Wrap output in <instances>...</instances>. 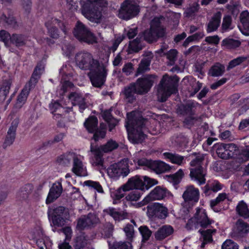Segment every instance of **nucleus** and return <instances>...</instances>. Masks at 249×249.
Returning a JSON list of instances; mask_svg holds the SVG:
<instances>
[{
  "label": "nucleus",
  "instance_id": "f257e3e1",
  "mask_svg": "<svg viewBox=\"0 0 249 249\" xmlns=\"http://www.w3.org/2000/svg\"><path fill=\"white\" fill-rule=\"evenodd\" d=\"M146 123L147 121L142 118L139 111H133L127 114L125 126L130 142L138 143L145 139L144 126Z\"/></svg>",
  "mask_w": 249,
  "mask_h": 249
},
{
  "label": "nucleus",
  "instance_id": "f03ea898",
  "mask_svg": "<svg viewBox=\"0 0 249 249\" xmlns=\"http://www.w3.org/2000/svg\"><path fill=\"white\" fill-rule=\"evenodd\" d=\"M76 65L79 68L88 70L89 78H105L107 75V70L99 61L94 59L92 55L88 52H81L75 56Z\"/></svg>",
  "mask_w": 249,
  "mask_h": 249
},
{
  "label": "nucleus",
  "instance_id": "7ed1b4c3",
  "mask_svg": "<svg viewBox=\"0 0 249 249\" xmlns=\"http://www.w3.org/2000/svg\"><path fill=\"white\" fill-rule=\"evenodd\" d=\"M96 1L97 0H80V2L82 15L89 21L98 23L102 21L104 17Z\"/></svg>",
  "mask_w": 249,
  "mask_h": 249
},
{
  "label": "nucleus",
  "instance_id": "20e7f679",
  "mask_svg": "<svg viewBox=\"0 0 249 249\" xmlns=\"http://www.w3.org/2000/svg\"><path fill=\"white\" fill-rule=\"evenodd\" d=\"M178 79H162L157 89L158 100L164 102L172 94L178 91Z\"/></svg>",
  "mask_w": 249,
  "mask_h": 249
},
{
  "label": "nucleus",
  "instance_id": "39448f33",
  "mask_svg": "<svg viewBox=\"0 0 249 249\" xmlns=\"http://www.w3.org/2000/svg\"><path fill=\"white\" fill-rule=\"evenodd\" d=\"M152 85L150 79H138L136 83L124 90V94L128 102H131L135 93L143 94L148 92Z\"/></svg>",
  "mask_w": 249,
  "mask_h": 249
},
{
  "label": "nucleus",
  "instance_id": "423d86ee",
  "mask_svg": "<svg viewBox=\"0 0 249 249\" xmlns=\"http://www.w3.org/2000/svg\"><path fill=\"white\" fill-rule=\"evenodd\" d=\"M48 216L51 220L53 230L56 227L63 226L69 220V213L68 209L62 206L56 207L53 210L49 209Z\"/></svg>",
  "mask_w": 249,
  "mask_h": 249
},
{
  "label": "nucleus",
  "instance_id": "0eeeda50",
  "mask_svg": "<svg viewBox=\"0 0 249 249\" xmlns=\"http://www.w3.org/2000/svg\"><path fill=\"white\" fill-rule=\"evenodd\" d=\"M129 191L134 189L145 191L158 183L157 180L147 176H135L126 182Z\"/></svg>",
  "mask_w": 249,
  "mask_h": 249
},
{
  "label": "nucleus",
  "instance_id": "6e6552de",
  "mask_svg": "<svg viewBox=\"0 0 249 249\" xmlns=\"http://www.w3.org/2000/svg\"><path fill=\"white\" fill-rule=\"evenodd\" d=\"M203 156L199 154L195 160L190 162L191 167L190 169V176L191 179L196 181L199 185L205 183L206 173L205 170L202 167L201 163Z\"/></svg>",
  "mask_w": 249,
  "mask_h": 249
},
{
  "label": "nucleus",
  "instance_id": "1a4fd4ad",
  "mask_svg": "<svg viewBox=\"0 0 249 249\" xmlns=\"http://www.w3.org/2000/svg\"><path fill=\"white\" fill-rule=\"evenodd\" d=\"M129 172L127 159H124L120 162L111 165L107 169V175L114 180H117L121 176L126 177Z\"/></svg>",
  "mask_w": 249,
  "mask_h": 249
},
{
  "label": "nucleus",
  "instance_id": "9d476101",
  "mask_svg": "<svg viewBox=\"0 0 249 249\" xmlns=\"http://www.w3.org/2000/svg\"><path fill=\"white\" fill-rule=\"evenodd\" d=\"M164 34V29L160 26V19L154 18L151 23L150 28L142 33V36L146 42L151 43L156 42L158 38Z\"/></svg>",
  "mask_w": 249,
  "mask_h": 249
},
{
  "label": "nucleus",
  "instance_id": "9b49d317",
  "mask_svg": "<svg viewBox=\"0 0 249 249\" xmlns=\"http://www.w3.org/2000/svg\"><path fill=\"white\" fill-rule=\"evenodd\" d=\"M140 11L139 6L133 0H125L118 11V16L122 19L129 20L136 16Z\"/></svg>",
  "mask_w": 249,
  "mask_h": 249
},
{
  "label": "nucleus",
  "instance_id": "f8f14e48",
  "mask_svg": "<svg viewBox=\"0 0 249 249\" xmlns=\"http://www.w3.org/2000/svg\"><path fill=\"white\" fill-rule=\"evenodd\" d=\"M74 36L79 41L89 44L96 43V38L81 21H78L73 30Z\"/></svg>",
  "mask_w": 249,
  "mask_h": 249
},
{
  "label": "nucleus",
  "instance_id": "ddd939ff",
  "mask_svg": "<svg viewBox=\"0 0 249 249\" xmlns=\"http://www.w3.org/2000/svg\"><path fill=\"white\" fill-rule=\"evenodd\" d=\"M172 195L164 187L157 186L141 201L136 204L137 207H142L155 200H161L165 198H170Z\"/></svg>",
  "mask_w": 249,
  "mask_h": 249
},
{
  "label": "nucleus",
  "instance_id": "4468645a",
  "mask_svg": "<svg viewBox=\"0 0 249 249\" xmlns=\"http://www.w3.org/2000/svg\"><path fill=\"white\" fill-rule=\"evenodd\" d=\"M98 120L94 116L89 117L85 121L84 126L87 130L90 133H94L93 139L96 141L105 137L106 135V125L100 124L99 129L97 128Z\"/></svg>",
  "mask_w": 249,
  "mask_h": 249
},
{
  "label": "nucleus",
  "instance_id": "2eb2a0df",
  "mask_svg": "<svg viewBox=\"0 0 249 249\" xmlns=\"http://www.w3.org/2000/svg\"><path fill=\"white\" fill-rule=\"evenodd\" d=\"M211 222L209 219L205 209L197 208L195 216L190 219L187 224V228L193 229L197 228L198 226L206 227L211 224Z\"/></svg>",
  "mask_w": 249,
  "mask_h": 249
},
{
  "label": "nucleus",
  "instance_id": "dca6fc26",
  "mask_svg": "<svg viewBox=\"0 0 249 249\" xmlns=\"http://www.w3.org/2000/svg\"><path fill=\"white\" fill-rule=\"evenodd\" d=\"M29 238L36 242L40 249H50L52 247V241L45 235L40 227L34 229L30 233Z\"/></svg>",
  "mask_w": 249,
  "mask_h": 249
},
{
  "label": "nucleus",
  "instance_id": "f3484780",
  "mask_svg": "<svg viewBox=\"0 0 249 249\" xmlns=\"http://www.w3.org/2000/svg\"><path fill=\"white\" fill-rule=\"evenodd\" d=\"M146 213L150 218L165 219L168 215V209L163 204L156 202L147 206Z\"/></svg>",
  "mask_w": 249,
  "mask_h": 249
},
{
  "label": "nucleus",
  "instance_id": "a211bd4d",
  "mask_svg": "<svg viewBox=\"0 0 249 249\" xmlns=\"http://www.w3.org/2000/svg\"><path fill=\"white\" fill-rule=\"evenodd\" d=\"M183 198L186 205L192 206L197 203L199 198V191L193 185H189L186 188L182 195Z\"/></svg>",
  "mask_w": 249,
  "mask_h": 249
},
{
  "label": "nucleus",
  "instance_id": "6ab92c4d",
  "mask_svg": "<svg viewBox=\"0 0 249 249\" xmlns=\"http://www.w3.org/2000/svg\"><path fill=\"white\" fill-rule=\"evenodd\" d=\"M56 24L61 28L65 34H67L68 30V28L64 23L59 21L56 18H52L51 20H48L45 23L46 26L48 30L50 36L54 39L58 38L59 36L57 29L54 27V25Z\"/></svg>",
  "mask_w": 249,
  "mask_h": 249
},
{
  "label": "nucleus",
  "instance_id": "aec40b11",
  "mask_svg": "<svg viewBox=\"0 0 249 249\" xmlns=\"http://www.w3.org/2000/svg\"><path fill=\"white\" fill-rule=\"evenodd\" d=\"M227 151L231 154L230 157L236 156L239 162H243L249 160V146L246 147L245 150L238 154V149L236 145L233 143L225 144Z\"/></svg>",
  "mask_w": 249,
  "mask_h": 249
},
{
  "label": "nucleus",
  "instance_id": "412c9836",
  "mask_svg": "<svg viewBox=\"0 0 249 249\" xmlns=\"http://www.w3.org/2000/svg\"><path fill=\"white\" fill-rule=\"evenodd\" d=\"M84 160V157L78 154L73 162L71 171L78 176L86 177L88 175L86 163Z\"/></svg>",
  "mask_w": 249,
  "mask_h": 249
},
{
  "label": "nucleus",
  "instance_id": "4be33fe9",
  "mask_svg": "<svg viewBox=\"0 0 249 249\" xmlns=\"http://www.w3.org/2000/svg\"><path fill=\"white\" fill-rule=\"evenodd\" d=\"M98 221V218L94 214H89L87 216H83L78 219L76 229L81 231L93 225Z\"/></svg>",
  "mask_w": 249,
  "mask_h": 249
},
{
  "label": "nucleus",
  "instance_id": "5701e85b",
  "mask_svg": "<svg viewBox=\"0 0 249 249\" xmlns=\"http://www.w3.org/2000/svg\"><path fill=\"white\" fill-rule=\"evenodd\" d=\"M62 186L60 181L54 182L51 187L47 198L46 203L49 204L58 198L62 192Z\"/></svg>",
  "mask_w": 249,
  "mask_h": 249
},
{
  "label": "nucleus",
  "instance_id": "b1692460",
  "mask_svg": "<svg viewBox=\"0 0 249 249\" xmlns=\"http://www.w3.org/2000/svg\"><path fill=\"white\" fill-rule=\"evenodd\" d=\"M128 191H129V190L126 183L117 189H110V196L113 199V203H118L120 200L124 196L125 193Z\"/></svg>",
  "mask_w": 249,
  "mask_h": 249
},
{
  "label": "nucleus",
  "instance_id": "393cba45",
  "mask_svg": "<svg viewBox=\"0 0 249 249\" xmlns=\"http://www.w3.org/2000/svg\"><path fill=\"white\" fill-rule=\"evenodd\" d=\"M221 16L220 12H217L214 14L207 25V33H210L217 30L220 25Z\"/></svg>",
  "mask_w": 249,
  "mask_h": 249
},
{
  "label": "nucleus",
  "instance_id": "a878e982",
  "mask_svg": "<svg viewBox=\"0 0 249 249\" xmlns=\"http://www.w3.org/2000/svg\"><path fill=\"white\" fill-rule=\"evenodd\" d=\"M163 158L172 163L182 165L186 163L185 157L178 154L165 152L163 153Z\"/></svg>",
  "mask_w": 249,
  "mask_h": 249
},
{
  "label": "nucleus",
  "instance_id": "bb28decb",
  "mask_svg": "<svg viewBox=\"0 0 249 249\" xmlns=\"http://www.w3.org/2000/svg\"><path fill=\"white\" fill-rule=\"evenodd\" d=\"M90 150L92 153L94 157L91 160V162L92 165L95 166L101 165L103 164L102 155L103 152L100 149L93 144H91Z\"/></svg>",
  "mask_w": 249,
  "mask_h": 249
},
{
  "label": "nucleus",
  "instance_id": "cd10ccee",
  "mask_svg": "<svg viewBox=\"0 0 249 249\" xmlns=\"http://www.w3.org/2000/svg\"><path fill=\"white\" fill-rule=\"evenodd\" d=\"M105 214L110 215L115 221H121L125 219L127 216V213L125 212H119L114 208H108L104 210Z\"/></svg>",
  "mask_w": 249,
  "mask_h": 249
},
{
  "label": "nucleus",
  "instance_id": "c85d7f7f",
  "mask_svg": "<svg viewBox=\"0 0 249 249\" xmlns=\"http://www.w3.org/2000/svg\"><path fill=\"white\" fill-rule=\"evenodd\" d=\"M69 100L74 106L78 105L79 110L82 112L86 108L85 101L82 96L77 93H71L69 97Z\"/></svg>",
  "mask_w": 249,
  "mask_h": 249
},
{
  "label": "nucleus",
  "instance_id": "c756f323",
  "mask_svg": "<svg viewBox=\"0 0 249 249\" xmlns=\"http://www.w3.org/2000/svg\"><path fill=\"white\" fill-rule=\"evenodd\" d=\"M78 155L74 152H69L59 156L57 159V162L59 164L63 166H69L72 160L74 161L75 158Z\"/></svg>",
  "mask_w": 249,
  "mask_h": 249
},
{
  "label": "nucleus",
  "instance_id": "7c9ffc66",
  "mask_svg": "<svg viewBox=\"0 0 249 249\" xmlns=\"http://www.w3.org/2000/svg\"><path fill=\"white\" fill-rule=\"evenodd\" d=\"M142 195V193L138 191H133L128 194L125 197L126 201L130 202V205L136 208H139L141 207L136 206V204L139 203L137 202L139 200Z\"/></svg>",
  "mask_w": 249,
  "mask_h": 249
},
{
  "label": "nucleus",
  "instance_id": "2f4dec72",
  "mask_svg": "<svg viewBox=\"0 0 249 249\" xmlns=\"http://www.w3.org/2000/svg\"><path fill=\"white\" fill-rule=\"evenodd\" d=\"M173 228L169 225H165L160 228L155 233L157 240H162L173 232Z\"/></svg>",
  "mask_w": 249,
  "mask_h": 249
},
{
  "label": "nucleus",
  "instance_id": "473e14b6",
  "mask_svg": "<svg viewBox=\"0 0 249 249\" xmlns=\"http://www.w3.org/2000/svg\"><path fill=\"white\" fill-rule=\"evenodd\" d=\"M224 71L225 66L219 63H216L210 69L208 74L211 76L219 77L222 76Z\"/></svg>",
  "mask_w": 249,
  "mask_h": 249
},
{
  "label": "nucleus",
  "instance_id": "72a5a7b5",
  "mask_svg": "<svg viewBox=\"0 0 249 249\" xmlns=\"http://www.w3.org/2000/svg\"><path fill=\"white\" fill-rule=\"evenodd\" d=\"M27 37L21 34H13L11 41L16 47H20L25 46L27 42Z\"/></svg>",
  "mask_w": 249,
  "mask_h": 249
},
{
  "label": "nucleus",
  "instance_id": "f704fd0d",
  "mask_svg": "<svg viewBox=\"0 0 249 249\" xmlns=\"http://www.w3.org/2000/svg\"><path fill=\"white\" fill-rule=\"evenodd\" d=\"M150 64V60L149 59H142L139 65L137 71L135 74V76L137 77L142 75L145 72L150 70L149 66Z\"/></svg>",
  "mask_w": 249,
  "mask_h": 249
},
{
  "label": "nucleus",
  "instance_id": "c9c22d12",
  "mask_svg": "<svg viewBox=\"0 0 249 249\" xmlns=\"http://www.w3.org/2000/svg\"><path fill=\"white\" fill-rule=\"evenodd\" d=\"M141 38L137 37L136 39L129 42L127 49L128 53H137L142 49Z\"/></svg>",
  "mask_w": 249,
  "mask_h": 249
},
{
  "label": "nucleus",
  "instance_id": "e433bc0d",
  "mask_svg": "<svg viewBox=\"0 0 249 249\" xmlns=\"http://www.w3.org/2000/svg\"><path fill=\"white\" fill-rule=\"evenodd\" d=\"M30 91V87L29 85H26L22 90L21 93L18 95L16 103V106L18 107H21L25 103Z\"/></svg>",
  "mask_w": 249,
  "mask_h": 249
},
{
  "label": "nucleus",
  "instance_id": "4c0bfd02",
  "mask_svg": "<svg viewBox=\"0 0 249 249\" xmlns=\"http://www.w3.org/2000/svg\"><path fill=\"white\" fill-rule=\"evenodd\" d=\"M214 148L216 150L218 156L222 159H228L232 156L231 154L227 151L225 144L216 143L214 145Z\"/></svg>",
  "mask_w": 249,
  "mask_h": 249
},
{
  "label": "nucleus",
  "instance_id": "58836bf2",
  "mask_svg": "<svg viewBox=\"0 0 249 249\" xmlns=\"http://www.w3.org/2000/svg\"><path fill=\"white\" fill-rule=\"evenodd\" d=\"M169 169V165L160 160L153 161L151 169L158 173L164 172Z\"/></svg>",
  "mask_w": 249,
  "mask_h": 249
},
{
  "label": "nucleus",
  "instance_id": "ea45409f",
  "mask_svg": "<svg viewBox=\"0 0 249 249\" xmlns=\"http://www.w3.org/2000/svg\"><path fill=\"white\" fill-rule=\"evenodd\" d=\"M222 46L227 49H233L239 47L241 42L238 40L231 38H226L222 41Z\"/></svg>",
  "mask_w": 249,
  "mask_h": 249
},
{
  "label": "nucleus",
  "instance_id": "a19ab883",
  "mask_svg": "<svg viewBox=\"0 0 249 249\" xmlns=\"http://www.w3.org/2000/svg\"><path fill=\"white\" fill-rule=\"evenodd\" d=\"M89 243V240L86 238L84 234H82L75 238L73 246L75 249H82Z\"/></svg>",
  "mask_w": 249,
  "mask_h": 249
},
{
  "label": "nucleus",
  "instance_id": "79ce46f5",
  "mask_svg": "<svg viewBox=\"0 0 249 249\" xmlns=\"http://www.w3.org/2000/svg\"><path fill=\"white\" fill-rule=\"evenodd\" d=\"M178 52L176 49H171L166 53H164L168 59L167 61V65L173 66L175 64L178 57Z\"/></svg>",
  "mask_w": 249,
  "mask_h": 249
},
{
  "label": "nucleus",
  "instance_id": "37998d69",
  "mask_svg": "<svg viewBox=\"0 0 249 249\" xmlns=\"http://www.w3.org/2000/svg\"><path fill=\"white\" fill-rule=\"evenodd\" d=\"M240 21L243 25L244 29L246 31L244 34L249 35V13L245 11L242 12L240 16Z\"/></svg>",
  "mask_w": 249,
  "mask_h": 249
},
{
  "label": "nucleus",
  "instance_id": "c03bdc74",
  "mask_svg": "<svg viewBox=\"0 0 249 249\" xmlns=\"http://www.w3.org/2000/svg\"><path fill=\"white\" fill-rule=\"evenodd\" d=\"M102 117L103 119L108 124L109 126V130L111 131L118 123V121L112 118L109 110H105L102 112Z\"/></svg>",
  "mask_w": 249,
  "mask_h": 249
},
{
  "label": "nucleus",
  "instance_id": "a18cd8bd",
  "mask_svg": "<svg viewBox=\"0 0 249 249\" xmlns=\"http://www.w3.org/2000/svg\"><path fill=\"white\" fill-rule=\"evenodd\" d=\"M118 147V144L112 140L108 141L105 144L98 147L103 153L110 152Z\"/></svg>",
  "mask_w": 249,
  "mask_h": 249
},
{
  "label": "nucleus",
  "instance_id": "49530a36",
  "mask_svg": "<svg viewBox=\"0 0 249 249\" xmlns=\"http://www.w3.org/2000/svg\"><path fill=\"white\" fill-rule=\"evenodd\" d=\"M238 213L245 218H249V210L246 203L240 201L236 207Z\"/></svg>",
  "mask_w": 249,
  "mask_h": 249
},
{
  "label": "nucleus",
  "instance_id": "de8ad7c7",
  "mask_svg": "<svg viewBox=\"0 0 249 249\" xmlns=\"http://www.w3.org/2000/svg\"><path fill=\"white\" fill-rule=\"evenodd\" d=\"M226 199H228V195L225 193H222L219 194L216 198L212 200L211 201L210 205L213 210L216 212H218V209H216L215 208V206L218 203H220L222 201L226 200Z\"/></svg>",
  "mask_w": 249,
  "mask_h": 249
},
{
  "label": "nucleus",
  "instance_id": "09e8293b",
  "mask_svg": "<svg viewBox=\"0 0 249 249\" xmlns=\"http://www.w3.org/2000/svg\"><path fill=\"white\" fill-rule=\"evenodd\" d=\"M215 230H208L201 231V235L203 238V242L201 246L202 248L204 247L206 243L212 240V234L215 232Z\"/></svg>",
  "mask_w": 249,
  "mask_h": 249
},
{
  "label": "nucleus",
  "instance_id": "8fccbe9b",
  "mask_svg": "<svg viewBox=\"0 0 249 249\" xmlns=\"http://www.w3.org/2000/svg\"><path fill=\"white\" fill-rule=\"evenodd\" d=\"M108 242L109 249H132L131 244L130 242H115L112 246L111 245L110 242Z\"/></svg>",
  "mask_w": 249,
  "mask_h": 249
},
{
  "label": "nucleus",
  "instance_id": "3c124183",
  "mask_svg": "<svg viewBox=\"0 0 249 249\" xmlns=\"http://www.w3.org/2000/svg\"><path fill=\"white\" fill-rule=\"evenodd\" d=\"M11 82L10 80H6L3 82L0 89V97L1 100H5L9 93Z\"/></svg>",
  "mask_w": 249,
  "mask_h": 249
},
{
  "label": "nucleus",
  "instance_id": "603ef678",
  "mask_svg": "<svg viewBox=\"0 0 249 249\" xmlns=\"http://www.w3.org/2000/svg\"><path fill=\"white\" fill-rule=\"evenodd\" d=\"M83 185L95 189L98 193H103L104 192L102 187L98 182L89 180L84 181Z\"/></svg>",
  "mask_w": 249,
  "mask_h": 249
},
{
  "label": "nucleus",
  "instance_id": "864d4df0",
  "mask_svg": "<svg viewBox=\"0 0 249 249\" xmlns=\"http://www.w3.org/2000/svg\"><path fill=\"white\" fill-rule=\"evenodd\" d=\"M135 163L137 162L139 166H142L144 169H151L152 164V160L142 158L137 160L136 159L133 160Z\"/></svg>",
  "mask_w": 249,
  "mask_h": 249
},
{
  "label": "nucleus",
  "instance_id": "5fc2aeb1",
  "mask_svg": "<svg viewBox=\"0 0 249 249\" xmlns=\"http://www.w3.org/2000/svg\"><path fill=\"white\" fill-rule=\"evenodd\" d=\"M247 59V57L244 56H241L237 57L232 60L229 63L228 66V69H232L234 67L241 64L242 63L245 62Z\"/></svg>",
  "mask_w": 249,
  "mask_h": 249
},
{
  "label": "nucleus",
  "instance_id": "6e6d98bb",
  "mask_svg": "<svg viewBox=\"0 0 249 249\" xmlns=\"http://www.w3.org/2000/svg\"><path fill=\"white\" fill-rule=\"evenodd\" d=\"M45 65L42 62L38 63L33 73L32 78H36V77L41 76L44 72Z\"/></svg>",
  "mask_w": 249,
  "mask_h": 249
},
{
  "label": "nucleus",
  "instance_id": "4d7b16f0",
  "mask_svg": "<svg viewBox=\"0 0 249 249\" xmlns=\"http://www.w3.org/2000/svg\"><path fill=\"white\" fill-rule=\"evenodd\" d=\"M139 231L142 236V241H146L149 239L152 232L147 227L142 226L139 227Z\"/></svg>",
  "mask_w": 249,
  "mask_h": 249
},
{
  "label": "nucleus",
  "instance_id": "13d9d810",
  "mask_svg": "<svg viewBox=\"0 0 249 249\" xmlns=\"http://www.w3.org/2000/svg\"><path fill=\"white\" fill-rule=\"evenodd\" d=\"M231 18L230 16H226L224 17L222 23V29L223 31H227L232 29Z\"/></svg>",
  "mask_w": 249,
  "mask_h": 249
},
{
  "label": "nucleus",
  "instance_id": "bf43d9fd",
  "mask_svg": "<svg viewBox=\"0 0 249 249\" xmlns=\"http://www.w3.org/2000/svg\"><path fill=\"white\" fill-rule=\"evenodd\" d=\"M236 227L239 233H246L249 231V225L241 220H238Z\"/></svg>",
  "mask_w": 249,
  "mask_h": 249
},
{
  "label": "nucleus",
  "instance_id": "052dcab7",
  "mask_svg": "<svg viewBox=\"0 0 249 249\" xmlns=\"http://www.w3.org/2000/svg\"><path fill=\"white\" fill-rule=\"evenodd\" d=\"M16 133L7 131V136L3 144V147L6 148L11 145L15 141Z\"/></svg>",
  "mask_w": 249,
  "mask_h": 249
},
{
  "label": "nucleus",
  "instance_id": "680f3d73",
  "mask_svg": "<svg viewBox=\"0 0 249 249\" xmlns=\"http://www.w3.org/2000/svg\"><path fill=\"white\" fill-rule=\"evenodd\" d=\"M124 231L127 239L131 240L134 236V230L133 226L131 224H127L124 228Z\"/></svg>",
  "mask_w": 249,
  "mask_h": 249
},
{
  "label": "nucleus",
  "instance_id": "e2e57ef3",
  "mask_svg": "<svg viewBox=\"0 0 249 249\" xmlns=\"http://www.w3.org/2000/svg\"><path fill=\"white\" fill-rule=\"evenodd\" d=\"M222 249H238V246L232 240H227L223 243Z\"/></svg>",
  "mask_w": 249,
  "mask_h": 249
},
{
  "label": "nucleus",
  "instance_id": "0e129e2a",
  "mask_svg": "<svg viewBox=\"0 0 249 249\" xmlns=\"http://www.w3.org/2000/svg\"><path fill=\"white\" fill-rule=\"evenodd\" d=\"M184 176L183 171L181 169H179L176 173L170 176L171 179L175 183H178L180 182Z\"/></svg>",
  "mask_w": 249,
  "mask_h": 249
},
{
  "label": "nucleus",
  "instance_id": "69168bd1",
  "mask_svg": "<svg viewBox=\"0 0 249 249\" xmlns=\"http://www.w3.org/2000/svg\"><path fill=\"white\" fill-rule=\"evenodd\" d=\"M11 36L8 32L5 30L0 31V41L4 42L5 45L8 44L9 40H11Z\"/></svg>",
  "mask_w": 249,
  "mask_h": 249
},
{
  "label": "nucleus",
  "instance_id": "338daca9",
  "mask_svg": "<svg viewBox=\"0 0 249 249\" xmlns=\"http://www.w3.org/2000/svg\"><path fill=\"white\" fill-rule=\"evenodd\" d=\"M199 9V5L198 4V0L196 2H194L187 10V14L189 15L197 12Z\"/></svg>",
  "mask_w": 249,
  "mask_h": 249
},
{
  "label": "nucleus",
  "instance_id": "774afa93",
  "mask_svg": "<svg viewBox=\"0 0 249 249\" xmlns=\"http://www.w3.org/2000/svg\"><path fill=\"white\" fill-rule=\"evenodd\" d=\"M3 20L9 26L15 28L17 27V21L15 18L12 16L7 17L4 16L3 17Z\"/></svg>",
  "mask_w": 249,
  "mask_h": 249
}]
</instances>
